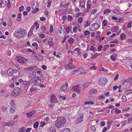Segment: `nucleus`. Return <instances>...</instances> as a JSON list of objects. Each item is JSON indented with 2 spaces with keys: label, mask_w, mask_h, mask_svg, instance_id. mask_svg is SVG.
<instances>
[{
  "label": "nucleus",
  "mask_w": 132,
  "mask_h": 132,
  "mask_svg": "<svg viewBox=\"0 0 132 132\" xmlns=\"http://www.w3.org/2000/svg\"><path fill=\"white\" fill-rule=\"evenodd\" d=\"M26 31L20 28L17 29L13 34L14 36L18 39L23 38L25 36Z\"/></svg>",
  "instance_id": "nucleus-1"
},
{
  "label": "nucleus",
  "mask_w": 132,
  "mask_h": 132,
  "mask_svg": "<svg viewBox=\"0 0 132 132\" xmlns=\"http://www.w3.org/2000/svg\"><path fill=\"white\" fill-rule=\"evenodd\" d=\"M66 122L65 118L63 117H58L55 121V126L58 128L63 127Z\"/></svg>",
  "instance_id": "nucleus-2"
},
{
  "label": "nucleus",
  "mask_w": 132,
  "mask_h": 132,
  "mask_svg": "<svg viewBox=\"0 0 132 132\" xmlns=\"http://www.w3.org/2000/svg\"><path fill=\"white\" fill-rule=\"evenodd\" d=\"M132 79L129 78L126 80L122 81V84L124 87L128 88L131 87L132 85Z\"/></svg>",
  "instance_id": "nucleus-3"
},
{
  "label": "nucleus",
  "mask_w": 132,
  "mask_h": 132,
  "mask_svg": "<svg viewBox=\"0 0 132 132\" xmlns=\"http://www.w3.org/2000/svg\"><path fill=\"white\" fill-rule=\"evenodd\" d=\"M21 89L18 87L14 88L11 95L14 97H16L19 95L21 92Z\"/></svg>",
  "instance_id": "nucleus-4"
},
{
  "label": "nucleus",
  "mask_w": 132,
  "mask_h": 132,
  "mask_svg": "<svg viewBox=\"0 0 132 132\" xmlns=\"http://www.w3.org/2000/svg\"><path fill=\"white\" fill-rule=\"evenodd\" d=\"M99 28V26L98 24L94 23L91 24L89 27V29L91 31H94L98 30Z\"/></svg>",
  "instance_id": "nucleus-5"
},
{
  "label": "nucleus",
  "mask_w": 132,
  "mask_h": 132,
  "mask_svg": "<svg viewBox=\"0 0 132 132\" xmlns=\"http://www.w3.org/2000/svg\"><path fill=\"white\" fill-rule=\"evenodd\" d=\"M106 78L104 77H101L99 79V84L101 86H104L107 82Z\"/></svg>",
  "instance_id": "nucleus-6"
},
{
  "label": "nucleus",
  "mask_w": 132,
  "mask_h": 132,
  "mask_svg": "<svg viewBox=\"0 0 132 132\" xmlns=\"http://www.w3.org/2000/svg\"><path fill=\"white\" fill-rule=\"evenodd\" d=\"M41 71H37L36 72H34L32 74L33 76L35 78H37L40 77V78L41 79L44 78L43 76L40 74Z\"/></svg>",
  "instance_id": "nucleus-7"
},
{
  "label": "nucleus",
  "mask_w": 132,
  "mask_h": 132,
  "mask_svg": "<svg viewBox=\"0 0 132 132\" xmlns=\"http://www.w3.org/2000/svg\"><path fill=\"white\" fill-rule=\"evenodd\" d=\"M32 55L34 58L39 61H41L43 59L42 55L34 53H32Z\"/></svg>",
  "instance_id": "nucleus-8"
},
{
  "label": "nucleus",
  "mask_w": 132,
  "mask_h": 132,
  "mask_svg": "<svg viewBox=\"0 0 132 132\" xmlns=\"http://www.w3.org/2000/svg\"><path fill=\"white\" fill-rule=\"evenodd\" d=\"M16 59L18 62L21 63H24V61L26 60V59L24 58L21 56H17L16 57Z\"/></svg>",
  "instance_id": "nucleus-9"
},
{
  "label": "nucleus",
  "mask_w": 132,
  "mask_h": 132,
  "mask_svg": "<svg viewBox=\"0 0 132 132\" xmlns=\"http://www.w3.org/2000/svg\"><path fill=\"white\" fill-rule=\"evenodd\" d=\"M72 89L78 93H80L81 90V87L79 85L73 86Z\"/></svg>",
  "instance_id": "nucleus-10"
},
{
  "label": "nucleus",
  "mask_w": 132,
  "mask_h": 132,
  "mask_svg": "<svg viewBox=\"0 0 132 132\" xmlns=\"http://www.w3.org/2000/svg\"><path fill=\"white\" fill-rule=\"evenodd\" d=\"M37 79L35 80L34 81V84L35 85H38L40 84L41 82V80H43L44 78H43L42 79H41L40 77H38L37 78H35Z\"/></svg>",
  "instance_id": "nucleus-11"
},
{
  "label": "nucleus",
  "mask_w": 132,
  "mask_h": 132,
  "mask_svg": "<svg viewBox=\"0 0 132 132\" xmlns=\"http://www.w3.org/2000/svg\"><path fill=\"white\" fill-rule=\"evenodd\" d=\"M75 68V66L74 65H72V64L71 63H68L65 67V69H72Z\"/></svg>",
  "instance_id": "nucleus-12"
},
{
  "label": "nucleus",
  "mask_w": 132,
  "mask_h": 132,
  "mask_svg": "<svg viewBox=\"0 0 132 132\" xmlns=\"http://www.w3.org/2000/svg\"><path fill=\"white\" fill-rule=\"evenodd\" d=\"M77 30H78L79 32H80L81 31L80 26L78 24L76 25L73 29V32L75 33L76 32Z\"/></svg>",
  "instance_id": "nucleus-13"
},
{
  "label": "nucleus",
  "mask_w": 132,
  "mask_h": 132,
  "mask_svg": "<svg viewBox=\"0 0 132 132\" xmlns=\"http://www.w3.org/2000/svg\"><path fill=\"white\" fill-rule=\"evenodd\" d=\"M51 102V103L56 102H57V100L56 97L54 95H52L50 97Z\"/></svg>",
  "instance_id": "nucleus-14"
},
{
  "label": "nucleus",
  "mask_w": 132,
  "mask_h": 132,
  "mask_svg": "<svg viewBox=\"0 0 132 132\" xmlns=\"http://www.w3.org/2000/svg\"><path fill=\"white\" fill-rule=\"evenodd\" d=\"M15 104H12V106L10 108V112L11 113H13L15 111Z\"/></svg>",
  "instance_id": "nucleus-15"
},
{
  "label": "nucleus",
  "mask_w": 132,
  "mask_h": 132,
  "mask_svg": "<svg viewBox=\"0 0 132 132\" xmlns=\"http://www.w3.org/2000/svg\"><path fill=\"white\" fill-rule=\"evenodd\" d=\"M88 92L89 94L92 95H95L97 93V90L95 89H90L89 91Z\"/></svg>",
  "instance_id": "nucleus-16"
},
{
  "label": "nucleus",
  "mask_w": 132,
  "mask_h": 132,
  "mask_svg": "<svg viewBox=\"0 0 132 132\" xmlns=\"http://www.w3.org/2000/svg\"><path fill=\"white\" fill-rule=\"evenodd\" d=\"M19 72L18 70H14L12 76L14 77H16L19 76Z\"/></svg>",
  "instance_id": "nucleus-17"
},
{
  "label": "nucleus",
  "mask_w": 132,
  "mask_h": 132,
  "mask_svg": "<svg viewBox=\"0 0 132 132\" xmlns=\"http://www.w3.org/2000/svg\"><path fill=\"white\" fill-rule=\"evenodd\" d=\"M119 29V27L118 26H114L111 29L112 31L115 32L117 31Z\"/></svg>",
  "instance_id": "nucleus-18"
},
{
  "label": "nucleus",
  "mask_w": 132,
  "mask_h": 132,
  "mask_svg": "<svg viewBox=\"0 0 132 132\" xmlns=\"http://www.w3.org/2000/svg\"><path fill=\"white\" fill-rule=\"evenodd\" d=\"M83 115H81L80 117L78 118L77 120L76 121V123H79L80 122L82 121V119L83 118Z\"/></svg>",
  "instance_id": "nucleus-19"
},
{
  "label": "nucleus",
  "mask_w": 132,
  "mask_h": 132,
  "mask_svg": "<svg viewBox=\"0 0 132 132\" xmlns=\"http://www.w3.org/2000/svg\"><path fill=\"white\" fill-rule=\"evenodd\" d=\"M67 85L62 86L61 88V89L63 92H67L68 91V89L67 88Z\"/></svg>",
  "instance_id": "nucleus-20"
},
{
  "label": "nucleus",
  "mask_w": 132,
  "mask_h": 132,
  "mask_svg": "<svg viewBox=\"0 0 132 132\" xmlns=\"http://www.w3.org/2000/svg\"><path fill=\"white\" fill-rule=\"evenodd\" d=\"M30 82L27 81H23L22 85L23 86H27V89H28L29 86L30 85Z\"/></svg>",
  "instance_id": "nucleus-21"
},
{
  "label": "nucleus",
  "mask_w": 132,
  "mask_h": 132,
  "mask_svg": "<svg viewBox=\"0 0 132 132\" xmlns=\"http://www.w3.org/2000/svg\"><path fill=\"white\" fill-rule=\"evenodd\" d=\"M37 88L34 87H31L29 91V93H30L32 92H34L35 91L37 90Z\"/></svg>",
  "instance_id": "nucleus-22"
},
{
  "label": "nucleus",
  "mask_w": 132,
  "mask_h": 132,
  "mask_svg": "<svg viewBox=\"0 0 132 132\" xmlns=\"http://www.w3.org/2000/svg\"><path fill=\"white\" fill-rule=\"evenodd\" d=\"M14 70L12 69H10L8 70L7 73L9 76L12 75Z\"/></svg>",
  "instance_id": "nucleus-23"
},
{
  "label": "nucleus",
  "mask_w": 132,
  "mask_h": 132,
  "mask_svg": "<svg viewBox=\"0 0 132 132\" xmlns=\"http://www.w3.org/2000/svg\"><path fill=\"white\" fill-rule=\"evenodd\" d=\"M91 1V0H88L87 2V12H88L89 9L90 8L91 5L90 4H88V3Z\"/></svg>",
  "instance_id": "nucleus-24"
},
{
  "label": "nucleus",
  "mask_w": 132,
  "mask_h": 132,
  "mask_svg": "<svg viewBox=\"0 0 132 132\" xmlns=\"http://www.w3.org/2000/svg\"><path fill=\"white\" fill-rule=\"evenodd\" d=\"M30 71H34L37 70L38 69L37 67L35 66H34L31 67H30Z\"/></svg>",
  "instance_id": "nucleus-25"
},
{
  "label": "nucleus",
  "mask_w": 132,
  "mask_h": 132,
  "mask_svg": "<svg viewBox=\"0 0 132 132\" xmlns=\"http://www.w3.org/2000/svg\"><path fill=\"white\" fill-rule=\"evenodd\" d=\"M126 35L125 34L122 33L120 35V38L121 40L124 39L126 38Z\"/></svg>",
  "instance_id": "nucleus-26"
},
{
  "label": "nucleus",
  "mask_w": 132,
  "mask_h": 132,
  "mask_svg": "<svg viewBox=\"0 0 132 132\" xmlns=\"http://www.w3.org/2000/svg\"><path fill=\"white\" fill-rule=\"evenodd\" d=\"M111 11L109 9H105L103 13L104 14H108L110 13Z\"/></svg>",
  "instance_id": "nucleus-27"
},
{
  "label": "nucleus",
  "mask_w": 132,
  "mask_h": 132,
  "mask_svg": "<svg viewBox=\"0 0 132 132\" xmlns=\"http://www.w3.org/2000/svg\"><path fill=\"white\" fill-rule=\"evenodd\" d=\"M85 3L84 1H81L80 3V6L83 8H85Z\"/></svg>",
  "instance_id": "nucleus-28"
},
{
  "label": "nucleus",
  "mask_w": 132,
  "mask_h": 132,
  "mask_svg": "<svg viewBox=\"0 0 132 132\" xmlns=\"http://www.w3.org/2000/svg\"><path fill=\"white\" fill-rule=\"evenodd\" d=\"M34 113V112H31L29 113H27L26 115L28 117H29L31 116Z\"/></svg>",
  "instance_id": "nucleus-29"
},
{
  "label": "nucleus",
  "mask_w": 132,
  "mask_h": 132,
  "mask_svg": "<svg viewBox=\"0 0 132 132\" xmlns=\"http://www.w3.org/2000/svg\"><path fill=\"white\" fill-rule=\"evenodd\" d=\"M56 129L54 127H51L49 130V132H55Z\"/></svg>",
  "instance_id": "nucleus-30"
},
{
  "label": "nucleus",
  "mask_w": 132,
  "mask_h": 132,
  "mask_svg": "<svg viewBox=\"0 0 132 132\" xmlns=\"http://www.w3.org/2000/svg\"><path fill=\"white\" fill-rule=\"evenodd\" d=\"M32 45L36 48V49L37 50L38 47V45L36 42H34L32 44Z\"/></svg>",
  "instance_id": "nucleus-31"
},
{
  "label": "nucleus",
  "mask_w": 132,
  "mask_h": 132,
  "mask_svg": "<svg viewBox=\"0 0 132 132\" xmlns=\"http://www.w3.org/2000/svg\"><path fill=\"white\" fill-rule=\"evenodd\" d=\"M127 120H125L122 121L121 123V126L122 127H123L127 123Z\"/></svg>",
  "instance_id": "nucleus-32"
},
{
  "label": "nucleus",
  "mask_w": 132,
  "mask_h": 132,
  "mask_svg": "<svg viewBox=\"0 0 132 132\" xmlns=\"http://www.w3.org/2000/svg\"><path fill=\"white\" fill-rule=\"evenodd\" d=\"M90 24V22L89 21H87L84 23V26L85 27H87L89 26Z\"/></svg>",
  "instance_id": "nucleus-33"
},
{
  "label": "nucleus",
  "mask_w": 132,
  "mask_h": 132,
  "mask_svg": "<svg viewBox=\"0 0 132 132\" xmlns=\"http://www.w3.org/2000/svg\"><path fill=\"white\" fill-rule=\"evenodd\" d=\"M90 50L92 51H93V52L96 51L97 49L96 48H94V46H91L90 47Z\"/></svg>",
  "instance_id": "nucleus-34"
},
{
  "label": "nucleus",
  "mask_w": 132,
  "mask_h": 132,
  "mask_svg": "<svg viewBox=\"0 0 132 132\" xmlns=\"http://www.w3.org/2000/svg\"><path fill=\"white\" fill-rule=\"evenodd\" d=\"M122 101L123 102H125L126 101V98L125 96L123 95L121 97Z\"/></svg>",
  "instance_id": "nucleus-35"
},
{
  "label": "nucleus",
  "mask_w": 132,
  "mask_h": 132,
  "mask_svg": "<svg viewBox=\"0 0 132 132\" xmlns=\"http://www.w3.org/2000/svg\"><path fill=\"white\" fill-rule=\"evenodd\" d=\"M113 12L114 13L118 14H120L121 13V12L120 11L117 9L114 10Z\"/></svg>",
  "instance_id": "nucleus-36"
},
{
  "label": "nucleus",
  "mask_w": 132,
  "mask_h": 132,
  "mask_svg": "<svg viewBox=\"0 0 132 132\" xmlns=\"http://www.w3.org/2000/svg\"><path fill=\"white\" fill-rule=\"evenodd\" d=\"M34 26H36V29L37 30L39 27V25L38 22H35L34 25Z\"/></svg>",
  "instance_id": "nucleus-37"
},
{
  "label": "nucleus",
  "mask_w": 132,
  "mask_h": 132,
  "mask_svg": "<svg viewBox=\"0 0 132 132\" xmlns=\"http://www.w3.org/2000/svg\"><path fill=\"white\" fill-rule=\"evenodd\" d=\"M38 122H36L34 125L33 127L35 128H38Z\"/></svg>",
  "instance_id": "nucleus-38"
},
{
  "label": "nucleus",
  "mask_w": 132,
  "mask_h": 132,
  "mask_svg": "<svg viewBox=\"0 0 132 132\" xmlns=\"http://www.w3.org/2000/svg\"><path fill=\"white\" fill-rule=\"evenodd\" d=\"M71 28L70 26H68L65 29L67 32H69L71 30Z\"/></svg>",
  "instance_id": "nucleus-39"
},
{
  "label": "nucleus",
  "mask_w": 132,
  "mask_h": 132,
  "mask_svg": "<svg viewBox=\"0 0 132 132\" xmlns=\"http://www.w3.org/2000/svg\"><path fill=\"white\" fill-rule=\"evenodd\" d=\"M25 130V128L24 127H22L19 129V132H24Z\"/></svg>",
  "instance_id": "nucleus-40"
},
{
  "label": "nucleus",
  "mask_w": 132,
  "mask_h": 132,
  "mask_svg": "<svg viewBox=\"0 0 132 132\" xmlns=\"http://www.w3.org/2000/svg\"><path fill=\"white\" fill-rule=\"evenodd\" d=\"M8 126L10 127L12 126L14 124V122L13 121H11L9 122Z\"/></svg>",
  "instance_id": "nucleus-41"
},
{
  "label": "nucleus",
  "mask_w": 132,
  "mask_h": 132,
  "mask_svg": "<svg viewBox=\"0 0 132 132\" xmlns=\"http://www.w3.org/2000/svg\"><path fill=\"white\" fill-rule=\"evenodd\" d=\"M73 42V39L72 38H70L68 40V42L70 44H72Z\"/></svg>",
  "instance_id": "nucleus-42"
},
{
  "label": "nucleus",
  "mask_w": 132,
  "mask_h": 132,
  "mask_svg": "<svg viewBox=\"0 0 132 132\" xmlns=\"http://www.w3.org/2000/svg\"><path fill=\"white\" fill-rule=\"evenodd\" d=\"M111 59L112 61H114L116 59V56L114 55H112L111 56Z\"/></svg>",
  "instance_id": "nucleus-43"
},
{
  "label": "nucleus",
  "mask_w": 132,
  "mask_h": 132,
  "mask_svg": "<svg viewBox=\"0 0 132 132\" xmlns=\"http://www.w3.org/2000/svg\"><path fill=\"white\" fill-rule=\"evenodd\" d=\"M70 130L69 128H66L63 130L62 132H70Z\"/></svg>",
  "instance_id": "nucleus-44"
},
{
  "label": "nucleus",
  "mask_w": 132,
  "mask_h": 132,
  "mask_svg": "<svg viewBox=\"0 0 132 132\" xmlns=\"http://www.w3.org/2000/svg\"><path fill=\"white\" fill-rule=\"evenodd\" d=\"M99 70L100 71H104L105 72H107L108 71L107 69H105L104 68H102L101 69H100Z\"/></svg>",
  "instance_id": "nucleus-45"
},
{
  "label": "nucleus",
  "mask_w": 132,
  "mask_h": 132,
  "mask_svg": "<svg viewBox=\"0 0 132 132\" xmlns=\"http://www.w3.org/2000/svg\"><path fill=\"white\" fill-rule=\"evenodd\" d=\"M125 92L127 94L132 93V90H129L125 91Z\"/></svg>",
  "instance_id": "nucleus-46"
},
{
  "label": "nucleus",
  "mask_w": 132,
  "mask_h": 132,
  "mask_svg": "<svg viewBox=\"0 0 132 132\" xmlns=\"http://www.w3.org/2000/svg\"><path fill=\"white\" fill-rule=\"evenodd\" d=\"M24 9V7L23 6H21L19 8V10L20 12H21L23 11Z\"/></svg>",
  "instance_id": "nucleus-47"
},
{
  "label": "nucleus",
  "mask_w": 132,
  "mask_h": 132,
  "mask_svg": "<svg viewBox=\"0 0 132 132\" xmlns=\"http://www.w3.org/2000/svg\"><path fill=\"white\" fill-rule=\"evenodd\" d=\"M97 11V10L96 9H93L91 13L94 14Z\"/></svg>",
  "instance_id": "nucleus-48"
},
{
  "label": "nucleus",
  "mask_w": 132,
  "mask_h": 132,
  "mask_svg": "<svg viewBox=\"0 0 132 132\" xmlns=\"http://www.w3.org/2000/svg\"><path fill=\"white\" fill-rule=\"evenodd\" d=\"M103 48V46L102 45H100L98 46L97 47L98 51L100 52L101 51V49Z\"/></svg>",
  "instance_id": "nucleus-49"
},
{
  "label": "nucleus",
  "mask_w": 132,
  "mask_h": 132,
  "mask_svg": "<svg viewBox=\"0 0 132 132\" xmlns=\"http://www.w3.org/2000/svg\"><path fill=\"white\" fill-rule=\"evenodd\" d=\"M47 7H50L51 4V1H48L47 2Z\"/></svg>",
  "instance_id": "nucleus-50"
},
{
  "label": "nucleus",
  "mask_w": 132,
  "mask_h": 132,
  "mask_svg": "<svg viewBox=\"0 0 132 132\" xmlns=\"http://www.w3.org/2000/svg\"><path fill=\"white\" fill-rule=\"evenodd\" d=\"M83 21V19L82 17H79L78 18V21L79 23H81Z\"/></svg>",
  "instance_id": "nucleus-51"
},
{
  "label": "nucleus",
  "mask_w": 132,
  "mask_h": 132,
  "mask_svg": "<svg viewBox=\"0 0 132 132\" xmlns=\"http://www.w3.org/2000/svg\"><path fill=\"white\" fill-rule=\"evenodd\" d=\"M132 24V22L130 21L128 22L127 27L128 28H130L131 27V24Z\"/></svg>",
  "instance_id": "nucleus-52"
},
{
  "label": "nucleus",
  "mask_w": 132,
  "mask_h": 132,
  "mask_svg": "<svg viewBox=\"0 0 132 132\" xmlns=\"http://www.w3.org/2000/svg\"><path fill=\"white\" fill-rule=\"evenodd\" d=\"M89 31L88 30H86L84 32V34L85 35H87L89 34Z\"/></svg>",
  "instance_id": "nucleus-53"
},
{
  "label": "nucleus",
  "mask_w": 132,
  "mask_h": 132,
  "mask_svg": "<svg viewBox=\"0 0 132 132\" xmlns=\"http://www.w3.org/2000/svg\"><path fill=\"white\" fill-rule=\"evenodd\" d=\"M53 27L52 25H51L50 27V33L52 32L53 30Z\"/></svg>",
  "instance_id": "nucleus-54"
},
{
  "label": "nucleus",
  "mask_w": 132,
  "mask_h": 132,
  "mask_svg": "<svg viewBox=\"0 0 132 132\" xmlns=\"http://www.w3.org/2000/svg\"><path fill=\"white\" fill-rule=\"evenodd\" d=\"M7 108L5 106H3L2 107V110L3 112H5L7 109Z\"/></svg>",
  "instance_id": "nucleus-55"
},
{
  "label": "nucleus",
  "mask_w": 132,
  "mask_h": 132,
  "mask_svg": "<svg viewBox=\"0 0 132 132\" xmlns=\"http://www.w3.org/2000/svg\"><path fill=\"white\" fill-rule=\"evenodd\" d=\"M52 42H53L52 41H48V44L50 47H52L53 46V44H52Z\"/></svg>",
  "instance_id": "nucleus-56"
},
{
  "label": "nucleus",
  "mask_w": 132,
  "mask_h": 132,
  "mask_svg": "<svg viewBox=\"0 0 132 132\" xmlns=\"http://www.w3.org/2000/svg\"><path fill=\"white\" fill-rule=\"evenodd\" d=\"M70 4V3L68 2L67 3L63 5V7L64 8H65L67 6H69Z\"/></svg>",
  "instance_id": "nucleus-57"
},
{
  "label": "nucleus",
  "mask_w": 132,
  "mask_h": 132,
  "mask_svg": "<svg viewBox=\"0 0 132 132\" xmlns=\"http://www.w3.org/2000/svg\"><path fill=\"white\" fill-rule=\"evenodd\" d=\"M68 20L69 21H71L72 20V16L69 15L68 18Z\"/></svg>",
  "instance_id": "nucleus-58"
},
{
  "label": "nucleus",
  "mask_w": 132,
  "mask_h": 132,
  "mask_svg": "<svg viewBox=\"0 0 132 132\" xmlns=\"http://www.w3.org/2000/svg\"><path fill=\"white\" fill-rule=\"evenodd\" d=\"M107 23L106 21L103 20L102 22V25L103 26H105L107 25Z\"/></svg>",
  "instance_id": "nucleus-59"
},
{
  "label": "nucleus",
  "mask_w": 132,
  "mask_h": 132,
  "mask_svg": "<svg viewBox=\"0 0 132 132\" xmlns=\"http://www.w3.org/2000/svg\"><path fill=\"white\" fill-rule=\"evenodd\" d=\"M91 129L93 131H95L96 130V128L94 126H92L91 127Z\"/></svg>",
  "instance_id": "nucleus-60"
},
{
  "label": "nucleus",
  "mask_w": 132,
  "mask_h": 132,
  "mask_svg": "<svg viewBox=\"0 0 132 132\" xmlns=\"http://www.w3.org/2000/svg\"><path fill=\"white\" fill-rule=\"evenodd\" d=\"M80 69V68H78L72 71V72L73 73H74L77 71H78Z\"/></svg>",
  "instance_id": "nucleus-61"
},
{
  "label": "nucleus",
  "mask_w": 132,
  "mask_h": 132,
  "mask_svg": "<svg viewBox=\"0 0 132 132\" xmlns=\"http://www.w3.org/2000/svg\"><path fill=\"white\" fill-rule=\"evenodd\" d=\"M121 112L120 110H118V109H116L115 111V112L117 114H119Z\"/></svg>",
  "instance_id": "nucleus-62"
},
{
  "label": "nucleus",
  "mask_w": 132,
  "mask_h": 132,
  "mask_svg": "<svg viewBox=\"0 0 132 132\" xmlns=\"http://www.w3.org/2000/svg\"><path fill=\"white\" fill-rule=\"evenodd\" d=\"M100 37V36L98 35H96V39L99 41Z\"/></svg>",
  "instance_id": "nucleus-63"
},
{
  "label": "nucleus",
  "mask_w": 132,
  "mask_h": 132,
  "mask_svg": "<svg viewBox=\"0 0 132 132\" xmlns=\"http://www.w3.org/2000/svg\"><path fill=\"white\" fill-rule=\"evenodd\" d=\"M83 107L84 108V109H88L89 108V106H87V105H86V104H85L83 105Z\"/></svg>",
  "instance_id": "nucleus-64"
}]
</instances>
